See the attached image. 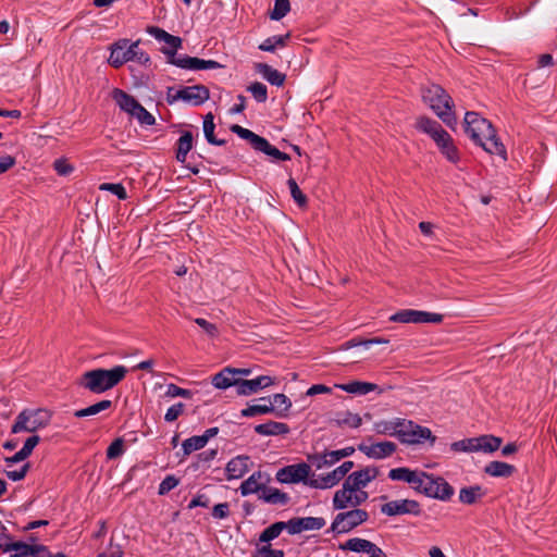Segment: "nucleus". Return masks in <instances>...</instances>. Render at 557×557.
<instances>
[{
    "label": "nucleus",
    "mask_w": 557,
    "mask_h": 557,
    "mask_svg": "<svg viewBox=\"0 0 557 557\" xmlns=\"http://www.w3.org/2000/svg\"><path fill=\"white\" fill-rule=\"evenodd\" d=\"M368 519V511L360 508H351L347 511H341L335 516L331 524V530L337 534L348 533L367 522Z\"/></svg>",
    "instance_id": "9d476101"
},
{
    "label": "nucleus",
    "mask_w": 557,
    "mask_h": 557,
    "mask_svg": "<svg viewBox=\"0 0 557 557\" xmlns=\"http://www.w3.org/2000/svg\"><path fill=\"white\" fill-rule=\"evenodd\" d=\"M184 408H185V405L183 403L174 404L166 410V412L164 414V420L166 422L175 421L183 413Z\"/></svg>",
    "instance_id": "052dcab7"
},
{
    "label": "nucleus",
    "mask_w": 557,
    "mask_h": 557,
    "mask_svg": "<svg viewBox=\"0 0 557 557\" xmlns=\"http://www.w3.org/2000/svg\"><path fill=\"white\" fill-rule=\"evenodd\" d=\"M398 423L397 437L404 444L413 445L430 441L431 445H433L436 441V437L426 426L406 419H398Z\"/></svg>",
    "instance_id": "1a4fd4ad"
},
{
    "label": "nucleus",
    "mask_w": 557,
    "mask_h": 557,
    "mask_svg": "<svg viewBox=\"0 0 557 557\" xmlns=\"http://www.w3.org/2000/svg\"><path fill=\"white\" fill-rule=\"evenodd\" d=\"M126 373L127 369L124 366H115L109 370L95 369L82 374L78 384L94 394H101L117 385Z\"/></svg>",
    "instance_id": "7ed1b4c3"
},
{
    "label": "nucleus",
    "mask_w": 557,
    "mask_h": 557,
    "mask_svg": "<svg viewBox=\"0 0 557 557\" xmlns=\"http://www.w3.org/2000/svg\"><path fill=\"white\" fill-rule=\"evenodd\" d=\"M52 414L47 409H24L15 418L11 428L14 434L21 432L35 433L50 424Z\"/></svg>",
    "instance_id": "0eeeda50"
},
{
    "label": "nucleus",
    "mask_w": 557,
    "mask_h": 557,
    "mask_svg": "<svg viewBox=\"0 0 557 557\" xmlns=\"http://www.w3.org/2000/svg\"><path fill=\"white\" fill-rule=\"evenodd\" d=\"M99 189L110 191L121 200L127 198L126 190L122 184L103 183L99 186Z\"/></svg>",
    "instance_id": "4d7b16f0"
},
{
    "label": "nucleus",
    "mask_w": 557,
    "mask_h": 557,
    "mask_svg": "<svg viewBox=\"0 0 557 557\" xmlns=\"http://www.w3.org/2000/svg\"><path fill=\"white\" fill-rule=\"evenodd\" d=\"M484 472L494 478H509L516 472V468L504 461H491L485 468Z\"/></svg>",
    "instance_id": "cd10ccee"
},
{
    "label": "nucleus",
    "mask_w": 557,
    "mask_h": 557,
    "mask_svg": "<svg viewBox=\"0 0 557 557\" xmlns=\"http://www.w3.org/2000/svg\"><path fill=\"white\" fill-rule=\"evenodd\" d=\"M290 195L295 202L299 207H304L307 203V198L304 195V193L300 190L299 186L297 185L296 181L294 178H289L287 182Z\"/></svg>",
    "instance_id": "864d4df0"
},
{
    "label": "nucleus",
    "mask_w": 557,
    "mask_h": 557,
    "mask_svg": "<svg viewBox=\"0 0 557 557\" xmlns=\"http://www.w3.org/2000/svg\"><path fill=\"white\" fill-rule=\"evenodd\" d=\"M195 323L199 325L207 334L213 336L216 333V326L210 322H208L206 319L197 318L195 319Z\"/></svg>",
    "instance_id": "774afa93"
},
{
    "label": "nucleus",
    "mask_w": 557,
    "mask_h": 557,
    "mask_svg": "<svg viewBox=\"0 0 557 557\" xmlns=\"http://www.w3.org/2000/svg\"><path fill=\"white\" fill-rule=\"evenodd\" d=\"M213 119L214 117H213L212 113H208L205 115V117H203V134H205V137L208 140V143H210L211 145L222 146L225 144V141L216 139L213 134L214 128H215Z\"/></svg>",
    "instance_id": "79ce46f5"
},
{
    "label": "nucleus",
    "mask_w": 557,
    "mask_h": 557,
    "mask_svg": "<svg viewBox=\"0 0 557 557\" xmlns=\"http://www.w3.org/2000/svg\"><path fill=\"white\" fill-rule=\"evenodd\" d=\"M349 499L333 497V508L335 510H345L348 508H358L360 505L367 502L369 498L368 492L363 491V488L358 490V492L348 493L346 495Z\"/></svg>",
    "instance_id": "4be33fe9"
},
{
    "label": "nucleus",
    "mask_w": 557,
    "mask_h": 557,
    "mask_svg": "<svg viewBox=\"0 0 557 557\" xmlns=\"http://www.w3.org/2000/svg\"><path fill=\"white\" fill-rule=\"evenodd\" d=\"M125 453V442L122 437L115 438L107 449L108 459H116Z\"/></svg>",
    "instance_id": "09e8293b"
},
{
    "label": "nucleus",
    "mask_w": 557,
    "mask_h": 557,
    "mask_svg": "<svg viewBox=\"0 0 557 557\" xmlns=\"http://www.w3.org/2000/svg\"><path fill=\"white\" fill-rule=\"evenodd\" d=\"M251 466L252 461L247 455H238L232 458L225 467L226 479L231 481L243 478Z\"/></svg>",
    "instance_id": "a211bd4d"
},
{
    "label": "nucleus",
    "mask_w": 557,
    "mask_h": 557,
    "mask_svg": "<svg viewBox=\"0 0 557 557\" xmlns=\"http://www.w3.org/2000/svg\"><path fill=\"white\" fill-rule=\"evenodd\" d=\"M149 60V55L139 48V40L120 39L112 45L108 62L117 69L129 61L146 64Z\"/></svg>",
    "instance_id": "423d86ee"
},
{
    "label": "nucleus",
    "mask_w": 557,
    "mask_h": 557,
    "mask_svg": "<svg viewBox=\"0 0 557 557\" xmlns=\"http://www.w3.org/2000/svg\"><path fill=\"white\" fill-rule=\"evenodd\" d=\"M380 471L376 467H364L360 470L354 471L348 474L344 480V483L339 490H337L334 494L336 499L345 498L348 493L358 492V490L364 488L371 481L377 478Z\"/></svg>",
    "instance_id": "6e6552de"
},
{
    "label": "nucleus",
    "mask_w": 557,
    "mask_h": 557,
    "mask_svg": "<svg viewBox=\"0 0 557 557\" xmlns=\"http://www.w3.org/2000/svg\"><path fill=\"white\" fill-rule=\"evenodd\" d=\"M270 481L269 475L262 471H255L250 476L244 480L239 486L242 496H248L256 493H262L267 488V483Z\"/></svg>",
    "instance_id": "f3484780"
},
{
    "label": "nucleus",
    "mask_w": 557,
    "mask_h": 557,
    "mask_svg": "<svg viewBox=\"0 0 557 557\" xmlns=\"http://www.w3.org/2000/svg\"><path fill=\"white\" fill-rule=\"evenodd\" d=\"M269 403H271V412L272 411H286L290 407L289 399L284 394H274L271 397H267Z\"/></svg>",
    "instance_id": "49530a36"
},
{
    "label": "nucleus",
    "mask_w": 557,
    "mask_h": 557,
    "mask_svg": "<svg viewBox=\"0 0 557 557\" xmlns=\"http://www.w3.org/2000/svg\"><path fill=\"white\" fill-rule=\"evenodd\" d=\"M339 548L342 550H350L354 553L370 554L374 548H376V545L364 539L351 537L345 543L341 544Z\"/></svg>",
    "instance_id": "c85d7f7f"
},
{
    "label": "nucleus",
    "mask_w": 557,
    "mask_h": 557,
    "mask_svg": "<svg viewBox=\"0 0 557 557\" xmlns=\"http://www.w3.org/2000/svg\"><path fill=\"white\" fill-rule=\"evenodd\" d=\"M40 437L38 435H33L25 441L21 449L26 454L27 457H29L34 448L38 445Z\"/></svg>",
    "instance_id": "338daca9"
},
{
    "label": "nucleus",
    "mask_w": 557,
    "mask_h": 557,
    "mask_svg": "<svg viewBox=\"0 0 557 557\" xmlns=\"http://www.w3.org/2000/svg\"><path fill=\"white\" fill-rule=\"evenodd\" d=\"M414 470L407 467H399L389 470L388 478L393 481H403L408 483Z\"/></svg>",
    "instance_id": "603ef678"
},
{
    "label": "nucleus",
    "mask_w": 557,
    "mask_h": 557,
    "mask_svg": "<svg viewBox=\"0 0 557 557\" xmlns=\"http://www.w3.org/2000/svg\"><path fill=\"white\" fill-rule=\"evenodd\" d=\"M269 412H271V403L267 397L260 398L258 404L249 405L240 411L243 417H256Z\"/></svg>",
    "instance_id": "4c0bfd02"
},
{
    "label": "nucleus",
    "mask_w": 557,
    "mask_h": 557,
    "mask_svg": "<svg viewBox=\"0 0 557 557\" xmlns=\"http://www.w3.org/2000/svg\"><path fill=\"white\" fill-rule=\"evenodd\" d=\"M10 553L11 557H28L35 553V547L24 542H14Z\"/></svg>",
    "instance_id": "de8ad7c7"
},
{
    "label": "nucleus",
    "mask_w": 557,
    "mask_h": 557,
    "mask_svg": "<svg viewBox=\"0 0 557 557\" xmlns=\"http://www.w3.org/2000/svg\"><path fill=\"white\" fill-rule=\"evenodd\" d=\"M311 467L306 462H299L281 468L275 473V480L282 484L307 483Z\"/></svg>",
    "instance_id": "ddd939ff"
},
{
    "label": "nucleus",
    "mask_w": 557,
    "mask_h": 557,
    "mask_svg": "<svg viewBox=\"0 0 557 557\" xmlns=\"http://www.w3.org/2000/svg\"><path fill=\"white\" fill-rule=\"evenodd\" d=\"M146 32L156 40L166 45L161 49V51L166 55L168 63L172 65L191 71L215 70L222 67V64L214 60H203L186 54L177 55L176 51L182 47V39L177 36L169 34L160 27L148 26Z\"/></svg>",
    "instance_id": "f257e3e1"
},
{
    "label": "nucleus",
    "mask_w": 557,
    "mask_h": 557,
    "mask_svg": "<svg viewBox=\"0 0 557 557\" xmlns=\"http://www.w3.org/2000/svg\"><path fill=\"white\" fill-rule=\"evenodd\" d=\"M52 166L60 176H69L74 172V165L66 158L55 159Z\"/></svg>",
    "instance_id": "8fccbe9b"
},
{
    "label": "nucleus",
    "mask_w": 557,
    "mask_h": 557,
    "mask_svg": "<svg viewBox=\"0 0 557 557\" xmlns=\"http://www.w3.org/2000/svg\"><path fill=\"white\" fill-rule=\"evenodd\" d=\"M285 529L289 534H298L306 530L313 529V517L295 518L285 522Z\"/></svg>",
    "instance_id": "f704fd0d"
},
{
    "label": "nucleus",
    "mask_w": 557,
    "mask_h": 557,
    "mask_svg": "<svg viewBox=\"0 0 557 557\" xmlns=\"http://www.w3.org/2000/svg\"><path fill=\"white\" fill-rule=\"evenodd\" d=\"M255 432L263 436L281 435L288 432V426L282 422L268 421L265 423L257 424L255 426Z\"/></svg>",
    "instance_id": "2f4dec72"
},
{
    "label": "nucleus",
    "mask_w": 557,
    "mask_h": 557,
    "mask_svg": "<svg viewBox=\"0 0 557 557\" xmlns=\"http://www.w3.org/2000/svg\"><path fill=\"white\" fill-rule=\"evenodd\" d=\"M29 469V465L25 463L18 470H5L7 476L12 481H20L25 478L27 471Z\"/></svg>",
    "instance_id": "680f3d73"
},
{
    "label": "nucleus",
    "mask_w": 557,
    "mask_h": 557,
    "mask_svg": "<svg viewBox=\"0 0 557 557\" xmlns=\"http://www.w3.org/2000/svg\"><path fill=\"white\" fill-rule=\"evenodd\" d=\"M237 383H239V380L236 379V372L230 368L216 373L212 379L213 386L219 389H225L233 385L237 387Z\"/></svg>",
    "instance_id": "c756f323"
},
{
    "label": "nucleus",
    "mask_w": 557,
    "mask_h": 557,
    "mask_svg": "<svg viewBox=\"0 0 557 557\" xmlns=\"http://www.w3.org/2000/svg\"><path fill=\"white\" fill-rule=\"evenodd\" d=\"M482 147L484 151L490 154H496L503 158V160H507V151L504 144L499 140L496 135V131H493L492 136H486L481 143L476 144Z\"/></svg>",
    "instance_id": "b1692460"
},
{
    "label": "nucleus",
    "mask_w": 557,
    "mask_h": 557,
    "mask_svg": "<svg viewBox=\"0 0 557 557\" xmlns=\"http://www.w3.org/2000/svg\"><path fill=\"white\" fill-rule=\"evenodd\" d=\"M398 419L392 421H379L374 424V430L377 434H386L389 436H396L397 437V431H398Z\"/></svg>",
    "instance_id": "c03bdc74"
},
{
    "label": "nucleus",
    "mask_w": 557,
    "mask_h": 557,
    "mask_svg": "<svg viewBox=\"0 0 557 557\" xmlns=\"http://www.w3.org/2000/svg\"><path fill=\"white\" fill-rule=\"evenodd\" d=\"M248 91L258 102H264L268 98V88L264 84L256 82L248 87Z\"/></svg>",
    "instance_id": "6e6d98bb"
},
{
    "label": "nucleus",
    "mask_w": 557,
    "mask_h": 557,
    "mask_svg": "<svg viewBox=\"0 0 557 557\" xmlns=\"http://www.w3.org/2000/svg\"><path fill=\"white\" fill-rule=\"evenodd\" d=\"M396 444L393 442H380L372 445L359 444L358 449L369 458L383 459L396 451Z\"/></svg>",
    "instance_id": "6ab92c4d"
},
{
    "label": "nucleus",
    "mask_w": 557,
    "mask_h": 557,
    "mask_svg": "<svg viewBox=\"0 0 557 557\" xmlns=\"http://www.w3.org/2000/svg\"><path fill=\"white\" fill-rule=\"evenodd\" d=\"M272 384L273 379L269 375H260L251 380H239V383H237V394L248 396Z\"/></svg>",
    "instance_id": "aec40b11"
},
{
    "label": "nucleus",
    "mask_w": 557,
    "mask_h": 557,
    "mask_svg": "<svg viewBox=\"0 0 557 557\" xmlns=\"http://www.w3.org/2000/svg\"><path fill=\"white\" fill-rule=\"evenodd\" d=\"M354 462L348 460L344 461L341 466L327 473H320L315 475V488H331L338 484L343 479H346L347 473L354 468Z\"/></svg>",
    "instance_id": "2eb2a0df"
},
{
    "label": "nucleus",
    "mask_w": 557,
    "mask_h": 557,
    "mask_svg": "<svg viewBox=\"0 0 557 557\" xmlns=\"http://www.w3.org/2000/svg\"><path fill=\"white\" fill-rule=\"evenodd\" d=\"M331 424L336 426H348L351 429H357L361 425L362 419L359 414L352 413L350 411H342L337 412L333 419H331Z\"/></svg>",
    "instance_id": "7c9ffc66"
},
{
    "label": "nucleus",
    "mask_w": 557,
    "mask_h": 557,
    "mask_svg": "<svg viewBox=\"0 0 557 557\" xmlns=\"http://www.w3.org/2000/svg\"><path fill=\"white\" fill-rule=\"evenodd\" d=\"M289 10H290L289 0H275L273 10L270 13V17L273 21H280L284 16H286V14L289 12Z\"/></svg>",
    "instance_id": "a18cd8bd"
},
{
    "label": "nucleus",
    "mask_w": 557,
    "mask_h": 557,
    "mask_svg": "<svg viewBox=\"0 0 557 557\" xmlns=\"http://www.w3.org/2000/svg\"><path fill=\"white\" fill-rule=\"evenodd\" d=\"M256 70L259 74L262 75L263 78H265L272 85L281 86L285 81L284 74H282L281 72L265 63L257 64Z\"/></svg>",
    "instance_id": "473e14b6"
},
{
    "label": "nucleus",
    "mask_w": 557,
    "mask_h": 557,
    "mask_svg": "<svg viewBox=\"0 0 557 557\" xmlns=\"http://www.w3.org/2000/svg\"><path fill=\"white\" fill-rule=\"evenodd\" d=\"M355 453V447L349 446L343 449L325 451L322 455L315 454V468L320 469L323 466H332L343 458L349 457Z\"/></svg>",
    "instance_id": "5701e85b"
},
{
    "label": "nucleus",
    "mask_w": 557,
    "mask_h": 557,
    "mask_svg": "<svg viewBox=\"0 0 557 557\" xmlns=\"http://www.w3.org/2000/svg\"><path fill=\"white\" fill-rule=\"evenodd\" d=\"M112 98L117 107L129 115H132L140 104L133 96L119 88L113 89Z\"/></svg>",
    "instance_id": "393cba45"
},
{
    "label": "nucleus",
    "mask_w": 557,
    "mask_h": 557,
    "mask_svg": "<svg viewBox=\"0 0 557 557\" xmlns=\"http://www.w3.org/2000/svg\"><path fill=\"white\" fill-rule=\"evenodd\" d=\"M289 38V34L275 35L267 38L259 45V49L262 51L273 52L276 48H282L286 45V40Z\"/></svg>",
    "instance_id": "a19ab883"
},
{
    "label": "nucleus",
    "mask_w": 557,
    "mask_h": 557,
    "mask_svg": "<svg viewBox=\"0 0 557 557\" xmlns=\"http://www.w3.org/2000/svg\"><path fill=\"white\" fill-rule=\"evenodd\" d=\"M259 499L270 505L285 506L289 502V496L276 487L267 486L259 494Z\"/></svg>",
    "instance_id": "bb28decb"
},
{
    "label": "nucleus",
    "mask_w": 557,
    "mask_h": 557,
    "mask_svg": "<svg viewBox=\"0 0 557 557\" xmlns=\"http://www.w3.org/2000/svg\"><path fill=\"white\" fill-rule=\"evenodd\" d=\"M408 484L416 492L443 502L449 500L455 492L454 487L444 478L420 470L412 472Z\"/></svg>",
    "instance_id": "f03ea898"
},
{
    "label": "nucleus",
    "mask_w": 557,
    "mask_h": 557,
    "mask_svg": "<svg viewBox=\"0 0 557 557\" xmlns=\"http://www.w3.org/2000/svg\"><path fill=\"white\" fill-rule=\"evenodd\" d=\"M210 504V499L205 494L196 495L188 504V508L193 509L195 507H208Z\"/></svg>",
    "instance_id": "69168bd1"
},
{
    "label": "nucleus",
    "mask_w": 557,
    "mask_h": 557,
    "mask_svg": "<svg viewBox=\"0 0 557 557\" xmlns=\"http://www.w3.org/2000/svg\"><path fill=\"white\" fill-rule=\"evenodd\" d=\"M209 99V90L202 85H194L175 89L173 87L168 88L166 100L170 104L182 100L193 106L202 104Z\"/></svg>",
    "instance_id": "f8f14e48"
},
{
    "label": "nucleus",
    "mask_w": 557,
    "mask_h": 557,
    "mask_svg": "<svg viewBox=\"0 0 557 557\" xmlns=\"http://www.w3.org/2000/svg\"><path fill=\"white\" fill-rule=\"evenodd\" d=\"M283 530H285V522H275L262 531L259 536V541L262 543H268L276 539Z\"/></svg>",
    "instance_id": "37998d69"
},
{
    "label": "nucleus",
    "mask_w": 557,
    "mask_h": 557,
    "mask_svg": "<svg viewBox=\"0 0 557 557\" xmlns=\"http://www.w3.org/2000/svg\"><path fill=\"white\" fill-rule=\"evenodd\" d=\"M422 99L430 106L443 123L450 128H455L457 125V117L454 112L455 103L453 98L441 85L432 84L423 88Z\"/></svg>",
    "instance_id": "39448f33"
},
{
    "label": "nucleus",
    "mask_w": 557,
    "mask_h": 557,
    "mask_svg": "<svg viewBox=\"0 0 557 557\" xmlns=\"http://www.w3.org/2000/svg\"><path fill=\"white\" fill-rule=\"evenodd\" d=\"M416 127L418 131L428 134L436 144L440 152L451 163L460 160V153L454 143L453 137L442 127V125L428 116H420L417 120Z\"/></svg>",
    "instance_id": "20e7f679"
},
{
    "label": "nucleus",
    "mask_w": 557,
    "mask_h": 557,
    "mask_svg": "<svg viewBox=\"0 0 557 557\" xmlns=\"http://www.w3.org/2000/svg\"><path fill=\"white\" fill-rule=\"evenodd\" d=\"M231 131L235 134H237L240 138L243 139H247L249 140V143L251 144V146L255 148V146L257 145L258 143V139L261 138V136L255 134L253 132L247 129V128H244L239 125H233L231 127Z\"/></svg>",
    "instance_id": "5fc2aeb1"
},
{
    "label": "nucleus",
    "mask_w": 557,
    "mask_h": 557,
    "mask_svg": "<svg viewBox=\"0 0 557 557\" xmlns=\"http://www.w3.org/2000/svg\"><path fill=\"white\" fill-rule=\"evenodd\" d=\"M111 406H112V401L104 399V400L96 403L91 406H88L86 408L76 410L74 412V416L76 418H85V417L96 416V414L100 413L101 411H104V410L111 408Z\"/></svg>",
    "instance_id": "ea45409f"
},
{
    "label": "nucleus",
    "mask_w": 557,
    "mask_h": 557,
    "mask_svg": "<svg viewBox=\"0 0 557 557\" xmlns=\"http://www.w3.org/2000/svg\"><path fill=\"white\" fill-rule=\"evenodd\" d=\"M131 116L135 117L143 125L150 126L156 123L154 116L149 113L141 104L137 107Z\"/></svg>",
    "instance_id": "3c124183"
},
{
    "label": "nucleus",
    "mask_w": 557,
    "mask_h": 557,
    "mask_svg": "<svg viewBox=\"0 0 557 557\" xmlns=\"http://www.w3.org/2000/svg\"><path fill=\"white\" fill-rule=\"evenodd\" d=\"M193 148V135L190 132H185L177 140L176 160L184 163L187 159L188 152Z\"/></svg>",
    "instance_id": "c9c22d12"
},
{
    "label": "nucleus",
    "mask_w": 557,
    "mask_h": 557,
    "mask_svg": "<svg viewBox=\"0 0 557 557\" xmlns=\"http://www.w3.org/2000/svg\"><path fill=\"white\" fill-rule=\"evenodd\" d=\"M165 396L170 397V398H175V397L189 398L191 396V392L189 389L182 388V387L171 383L168 385Z\"/></svg>",
    "instance_id": "bf43d9fd"
},
{
    "label": "nucleus",
    "mask_w": 557,
    "mask_h": 557,
    "mask_svg": "<svg viewBox=\"0 0 557 557\" xmlns=\"http://www.w3.org/2000/svg\"><path fill=\"white\" fill-rule=\"evenodd\" d=\"M255 149L258 150V151H261L270 157H272L273 159L275 160H282V161H285V160H288L289 157L280 151L277 148H275L274 146H272L265 138L261 137L260 139H258V143L257 145L255 146Z\"/></svg>",
    "instance_id": "58836bf2"
},
{
    "label": "nucleus",
    "mask_w": 557,
    "mask_h": 557,
    "mask_svg": "<svg viewBox=\"0 0 557 557\" xmlns=\"http://www.w3.org/2000/svg\"><path fill=\"white\" fill-rule=\"evenodd\" d=\"M484 496L481 485L462 487L459 492V502L465 505H473Z\"/></svg>",
    "instance_id": "72a5a7b5"
},
{
    "label": "nucleus",
    "mask_w": 557,
    "mask_h": 557,
    "mask_svg": "<svg viewBox=\"0 0 557 557\" xmlns=\"http://www.w3.org/2000/svg\"><path fill=\"white\" fill-rule=\"evenodd\" d=\"M230 515V506L227 503H221L213 507L212 516L215 519H225Z\"/></svg>",
    "instance_id": "0e129e2a"
},
{
    "label": "nucleus",
    "mask_w": 557,
    "mask_h": 557,
    "mask_svg": "<svg viewBox=\"0 0 557 557\" xmlns=\"http://www.w3.org/2000/svg\"><path fill=\"white\" fill-rule=\"evenodd\" d=\"M180 481L174 475H166L159 484V495H165L178 485Z\"/></svg>",
    "instance_id": "13d9d810"
},
{
    "label": "nucleus",
    "mask_w": 557,
    "mask_h": 557,
    "mask_svg": "<svg viewBox=\"0 0 557 557\" xmlns=\"http://www.w3.org/2000/svg\"><path fill=\"white\" fill-rule=\"evenodd\" d=\"M219 433L218 428H210L205 431L202 435H195L182 443V448L185 455H189L203 448L210 438L214 437Z\"/></svg>",
    "instance_id": "412c9836"
},
{
    "label": "nucleus",
    "mask_w": 557,
    "mask_h": 557,
    "mask_svg": "<svg viewBox=\"0 0 557 557\" xmlns=\"http://www.w3.org/2000/svg\"><path fill=\"white\" fill-rule=\"evenodd\" d=\"M335 389H341L350 394L367 395L379 388L374 383L351 381L345 384H334Z\"/></svg>",
    "instance_id": "a878e982"
},
{
    "label": "nucleus",
    "mask_w": 557,
    "mask_h": 557,
    "mask_svg": "<svg viewBox=\"0 0 557 557\" xmlns=\"http://www.w3.org/2000/svg\"><path fill=\"white\" fill-rule=\"evenodd\" d=\"M444 317L440 313H433L414 309H403L394 313L389 320L397 323H433L438 324Z\"/></svg>",
    "instance_id": "4468645a"
},
{
    "label": "nucleus",
    "mask_w": 557,
    "mask_h": 557,
    "mask_svg": "<svg viewBox=\"0 0 557 557\" xmlns=\"http://www.w3.org/2000/svg\"><path fill=\"white\" fill-rule=\"evenodd\" d=\"M463 129L470 139L476 145L478 143H481L484 137H491L494 127L488 120L480 116L479 113L468 111L463 119Z\"/></svg>",
    "instance_id": "9b49d317"
},
{
    "label": "nucleus",
    "mask_w": 557,
    "mask_h": 557,
    "mask_svg": "<svg viewBox=\"0 0 557 557\" xmlns=\"http://www.w3.org/2000/svg\"><path fill=\"white\" fill-rule=\"evenodd\" d=\"M503 440L492 434H484L479 436V451L494 453L502 446Z\"/></svg>",
    "instance_id": "e433bc0d"
},
{
    "label": "nucleus",
    "mask_w": 557,
    "mask_h": 557,
    "mask_svg": "<svg viewBox=\"0 0 557 557\" xmlns=\"http://www.w3.org/2000/svg\"><path fill=\"white\" fill-rule=\"evenodd\" d=\"M253 557H284L281 549H272L270 546H263L257 550Z\"/></svg>",
    "instance_id": "e2e57ef3"
},
{
    "label": "nucleus",
    "mask_w": 557,
    "mask_h": 557,
    "mask_svg": "<svg viewBox=\"0 0 557 557\" xmlns=\"http://www.w3.org/2000/svg\"><path fill=\"white\" fill-rule=\"evenodd\" d=\"M381 512L388 517L398 515H414L421 513L420 504L413 499H399L392 500L381 506Z\"/></svg>",
    "instance_id": "dca6fc26"
}]
</instances>
